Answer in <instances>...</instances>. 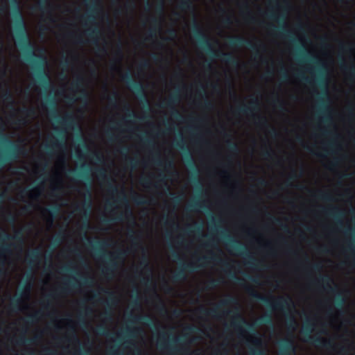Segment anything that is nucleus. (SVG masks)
<instances>
[{
    "label": "nucleus",
    "instance_id": "obj_33",
    "mask_svg": "<svg viewBox=\"0 0 355 355\" xmlns=\"http://www.w3.org/2000/svg\"><path fill=\"white\" fill-rule=\"evenodd\" d=\"M85 196H87V200H86L83 204L82 207H78V210L81 211L82 209L85 210H90L92 208V193L89 188H87L85 192Z\"/></svg>",
    "mask_w": 355,
    "mask_h": 355
},
{
    "label": "nucleus",
    "instance_id": "obj_17",
    "mask_svg": "<svg viewBox=\"0 0 355 355\" xmlns=\"http://www.w3.org/2000/svg\"><path fill=\"white\" fill-rule=\"evenodd\" d=\"M229 44L232 47H241L245 46L252 51L258 53L259 47H264L262 44L257 45L253 43L252 41L245 39L241 36H234L230 39Z\"/></svg>",
    "mask_w": 355,
    "mask_h": 355
},
{
    "label": "nucleus",
    "instance_id": "obj_14",
    "mask_svg": "<svg viewBox=\"0 0 355 355\" xmlns=\"http://www.w3.org/2000/svg\"><path fill=\"white\" fill-rule=\"evenodd\" d=\"M236 303V299L233 296L229 295L225 299L221 300L215 307L211 309H207L205 307H200L199 309V312L203 315L218 318V310L221 307L227 306L230 304H235Z\"/></svg>",
    "mask_w": 355,
    "mask_h": 355
},
{
    "label": "nucleus",
    "instance_id": "obj_61",
    "mask_svg": "<svg viewBox=\"0 0 355 355\" xmlns=\"http://www.w3.org/2000/svg\"><path fill=\"white\" fill-rule=\"evenodd\" d=\"M340 49L343 51H352L353 49L352 48L351 45H347L343 42L340 44Z\"/></svg>",
    "mask_w": 355,
    "mask_h": 355
},
{
    "label": "nucleus",
    "instance_id": "obj_25",
    "mask_svg": "<svg viewBox=\"0 0 355 355\" xmlns=\"http://www.w3.org/2000/svg\"><path fill=\"white\" fill-rule=\"evenodd\" d=\"M322 211L329 216H333L338 222V223L340 225H343L342 219L343 218L345 214L343 211H341L337 207H331L328 209H322Z\"/></svg>",
    "mask_w": 355,
    "mask_h": 355
},
{
    "label": "nucleus",
    "instance_id": "obj_36",
    "mask_svg": "<svg viewBox=\"0 0 355 355\" xmlns=\"http://www.w3.org/2000/svg\"><path fill=\"white\" fill-rule=\"evenodd\" d=\"M13 239L15 241H17L21 243H23V233L21 230H19L16 232L15 235L13 236H10L8 234H5L3 235V240H10Z\"/></svg>",
    "mask_w": 355,
    "mask_h": 355
},
{
    "label": "nucleus",
    "instance_id": "obj_55",
    "mask_svg": "<svg viewBox=\"0 0 355 355\" xmlns=\"http://www.w3.org/2000/svg\"><path fill=\"white\" fill-rule=\"evenodd\" d=\"M83 83V78L82 76H78L77 78L72 83V87L74 88H79L82 86Z\"/></svg>",
    "mask_w": 355,
    "mask_h": 355
},
{
    "label": "nucleus",
    "instance_id": "obj_9",
    "mask_svg": "<svg viewBox=\"0 0 355 355\" xmlns=\"http://www.w3.org/2000/svg\"><path fill=\"white\" fill-rule=\"evenodd\" d=\"M314 324L308 321L302 329V334L306 337V342L311 343L317 347L326 349H333L335 347L334 342L330 339H325L320 336L313 337L311 333L313 329Z\"/></svg>",
    "mask_w": 355,
    "mask_h": 355
},
{
    "label": "nucleus",
    "instance_id": "obj_62",
    "mask_svg": "<svg viewBox=\"0 0 355 355\" xmlns=\"http://www.w3.org/2000/svg\"><path fill=\"white\" fill-rule=\"evenodd\" d=\"M250 354L251 355H267L266 352L263 349H251Z\"/></svg>",
    "mask_w": 355,
    "mask_h": 355
},
{
    "label": "nucleus",
    "instance_id": "obj_8",
    "mask_svg": "<svg viewBox=\"0 0 355 355\" xmlns=\"http://www.w3.org/2000/svg\"><path fill=\"white\" fill-rule=\"evenodd\" d=\"M174 146L184 153V158L186 164L194 171V174L191 177V181L195 184H197L201 191V184L198 179V171L197 170L192 155L188 148L185 146L182 136L179 139L174 142Z\"/></svg>",
    "mask_w": 355,
    "mask_h": 355
},
{
    "label": "nucleus",
    "instance_id": "obj_7",
    "mask_svg": "<svg viewBox=\"0 0 355 355\" xmlns=\"http://www.w3.org/2000/svg\"><path fill=\"white\" fill-rule=\"evenodd\" d=\"M86 6L88 8L89 12L86 16L83 17V19L85 20V26H87L88 24L91 25H96V15L98 12L99 9L98 8L97 3L95 1H92L91 2H86ZM86 33L88 37L92 40V41L94 44H97L98 42L99 36L101 35V30L95 26L93 27H89L86 30Z\"/></svg>",
    "mask_w": 355,
    "mask_h": 355
},
{
    "label": "nucleus",
    "instance_id": "obj_15",
    "mask_svg": "<svg viewBox=\"0 0 355 355\" xmlns=\"http://www.w3.org/2000/svg\"><path fill=\"white\" fill-rule=\"evenodd\" d=\"M321 281L324 284V288L331 293H336V304L339 307H343L346 302L345 297L340 293H337V290L335 287L331 286V283L333 282V279L329 275L321 276L318 279V282Z\"/></svg>",
    "mask_w": 355,
    "mask_h": 355
},
{
    "label": "nucleus",
    "instance_id": "obj_42",
    "mask_svg": "<svg viewBox=\"0 0 355 355\" xmlns=\"http://www.w3.org/2000/svg\"><path fill=\"white\" fill-rule=\"evenodd\" d=\"M317 197L319 199H321L324 201L331 202V201L334 200V199L332 198L331 195L328 192H324V191H320L318 193Z\"/></svg>",
    "mask_w": 355,
    "mask_h": 355
},
{
    "label": "nucleus",
    "instance_id": "obj_16",
    "mask_svg": "<svg viewBox=\"0 0 355 355\" xmlns=\"http://www.w3.org/2000/svg\"><path fill=\"white\" fill-rule=\"evenodd\" d=\"M180 101V95L179 93V89L173 93L167 99L166 101H164L162 103V107H168L172 110V115L174 118L177 119H182V116L180 114L178 110L175 109V106Z\"/></svg>",
    "mask_w": 355,
    "mask_h": 355
},
{
    "label": "nucleus",
    "instance_id": "obj_3",
    "mask_svg": "<svg viewBox=\"0 0 355 355\" xmlns=\"http://www.w3.org/2000/svg\"><path fill=\"white\" fill-rule=\"evenodd\" d=\"M297 56L299 58H306L308 60L315 64V82L322 89V94L323 96H318L319 109L318 113L322 114L321 118L322 121L327 123L332 122L331 110L329 106V98L327 93V80L326 78V73L327 71V66L321 61H320L315 56H309L305 53L304 49H298Z\"/></svg>",
    "mask_w": 355,
    "mask_h": 355
},
{
    "label": "nucleus",
    "instance_id": "obj_32",
    "mask_svg": "<svg viewBox=\"0 0 355 355\" xmlns=\"http://www.w3.org/2000/svg\"><path fill=\"white\" fill-rule=\"evenodd\" d=\"M198 95L201 97V98H204V101H203V103L202 104V107L207 109V110H210L213 107V104L207 98V96H206V94H205V88L202 86V89L199 90L198 92Z\"/></svg>",
    "mask_w": 355,
    "mask_h": 355
},
{
    "label": "nucleus",
    "instance_id": "obj_29",
    "mask_svg": "<svg viewBox=\"0 0 355 355\" xmlns=\"http://www.w3.org/2000/svg\"><path fill=\"white\" fill-rule=\"evenodd\" d=\"M130 317L132 318L131 322H143L148 324H155L153 319L149 315H139V316H133L132 313L130 314Z\"/></svg>",
    "mask_w": 355,
    "mask_h": 355
},
{
    "label": "nucleus",
    "instance_id": "obj_45",
    "mask_svg": "<svg viewBox=\"0 0 355 355\" xmlns=\"http://www.w3.org/2000/svg\"><path fill=\"white\" fill-rule=\"evenodd\" d=\"M11 244L9 243H2L0 245V256H3L6 254L10 253Z\"/></svg>",
    "mask_w": 355,
    "mask_h": 355
},
{
    "label": "nucleus",
    "instance_id": "obj_41",
    "mask_svg": "<svg viewBox=\"0 0 355 355\" xmlns=\"http://www.w3.org/2000/svg\"><path fill=\"white\" fill-rule=\"evenodd\" d=\"M41 315V311H37L34 313L30 314L27 316L26 322L28 324H33L35 322H37Z\"/></svg>",
    "mask_w": 355,
    "mask_h": 355
},
{
    "label": "nucleus",
    "instance_id": "obj_57",
    "mask_svg": "<svg viewBox=\"0 0 355 355\" xmlns=\"http://www.w3.org/2000/svg\"><path fill=\"white\" fill-rule=\"evenodd\" d=\"M131 305L137 309L141 308V303L139 302L138 294H137L135 298L131 302Z\"/></svg>",
    "mask_w": 355,
    "mask_h": 355
},
{
    "label": "nucleus",
    "instance_id": "obj_11",
    "mask_svg": "<svg viewBox=\"0 0 355 355\" xmlns=\"http://www.w3.org/2000/svg\"><path fill=\"white\" fill-rule=\"evenodd\" d=\"M268 17L269 19H270L272 20L277 21L279 24L278 27L272 26V30L274 32L277 33L278 35H279L284 38H287L293 42H296V40L294 37L293 33L291 31H290L289 30L286 29V16L285 14H280V15H277L275 12H270L268 14Z\"/></svg>",
    "mask_w": 355,
    "mask_h": 355
},
{
    "label": "nucleus",
    "instance_id": "obj_20",
    "mask_svg": "<svg viewBox=\"0 0 355 355\" xmlns=\"http://www.w3.org/2000/svg\"><path fill=\"white\" fill-rule=\"evenodd\" d=\"M234 320L232 322V327L236 329H241V324H244L247 329L250 331H252L254 333V334L257 335L256 332V327L253 324H250L245 320L240 313H239L238 310L236 311H234Z\"/></svg>",
    "mask_w": 355,
    "mask_h": 355
},
{
    "label": "nucleus",
    "instance_id": "obj_54",
    "mask_svg": "<svg viewBox=\"0 0 355 355\" xmlns=\"http://www.w3.org/2000/svg\"><path fill=\"white\" fill-rule=\"evenodd\" d=\"M139 183L145 188H150V187L152 185L151 181L148 178H141L139 180Z\"/></svg>",
    "mask_w": 355,
    "mask_h": 355
},
{
    "label": "nucleus",
    "instance_id": "obj_5",
    "mask_svg": "<svg viewBox=\"0 0 355 355\" xmlns=\"http://www.w3.org/2000/svg\"><path fill=\"white\" fill-rule=\"evenodd\" d=\"M246 291L253 299L262 302L268 309L272 310L284 311L285 309H288L291 303V300L289 297L279 296L277 297H272L271 298H269L261 295L251 287H247Z\"/></svg>",
    "mask_w": 355,
    "mask_h": 355
},
{
    "label": "nucleus",
    "instance_id": "obj_28",
    "mask_svg": "<svg viewBox=\"0 0 355 355\" xmlns=\"http://www.w3.org/2000/svg\"><path fill=\"white\" fill-rule=\"evenodd\" d=\"M41 252L39 249L36 248L31 250L26 255V261L29 264H33L36 263L41 257Z\"/></svg>",
    "mask_w": 355,
    "mask_h": 355
},
{
    "label": "nucleus",
    "instance_id": "obj_56",
    "mask_svg": "<svg viewBox=\"0 0 355 355\" xmlns=\"http://www.w3.org/2000/svg\"><path fill=\"white\" fill-rule=\"evenodd\" d=\"M117 97L118 93L116 92H114L112 96L108 97L109 103L113 105H116Z\"/></svg>",
    "mask_w": 355,
    "mask_h": 355
},
{
    "label": "nucleus",
    "instance_id": "obj_1",
    "mask_svg": "<svg viewBox=\"0 0 355 355\" xmlns=\"http://www.w3.org/2000/svg\"><path fill=\"white\" fill-rule=\"evenodd\" d=\"M15 19V31L17 43L23 53L24 60L31 64L37 82L44 89L46 90L51 87L50 77L45 67L47 65V58L44 55V50L40 49V55H36L34 51V45L30 41L26 31L25 21L19 6L17 0H12Z\"/></svg>",
    "mask_w": 355,
    "mask_h": 355
},
{
    "label": "nucleus",
    "instance_id": "obj_38",
    "mask_svg": "<svg viewBox=\"0 0 355 355\" xmlns=\"http://www.w3.org/2000/svg\"><path fill=\"white\" fill-rule=\"evenodd\" d=\"M258 325H261L264 324H271L272 323V317L270 314H264L262 316H261L258 320H257Z\"/></svg>",
    "mask_w": 355,
    "mask_h": 355
},
{
    "label": "nucleus",
    "instance_id": "obj_47",
    "mask_svg": "<svg viewBox=\"0 0 355 355\" xmlns=\"http://www.w3.org/2000/svg\"><path fill=\"white\" fill-rule=\"evenodd\" d=\"M21 303V298L19 296H15L11 299L10 307L13 310L19 309Z\"/></svg>",
    "mask_w": 355,
    "mask_h": 355
},
{
    "label": "nucleus",
    "instance_id": "obj_51",
    "mask_svg": "<svg viewBox=\"0 0 355 355\" xmlns=\"http://www.w3.org/2000/svg\"><path fill=\"white\" fill-rule=\"evenodd\" d=\"M157 14L162 16L164 14V0H160L159 2L157 4L155 8Z\"/></svg>",
    "mask_w": 355,
    "mask_h": 355
},
{
    "label": "nucleus",
    "instance_id": "obj_63",
    "mask_svg": "<svg viewBox=\"0 0 355 355\" xmlns=\"http://www.w3.org/2000/svg\"><path fill=\"white\" fill-rule=\"evenodd\" d=\"M296 176L293 174L289 175L287 180L285 182V184L287 187H292L291 182L295 179Z\"/></svg>",
    "mask_w": 355,
    "mask_h": 355
},
{
    "label": "nucleus",
    "instance_id": "obj_52",
    "mask_svg": "<svg viewBox=\"0 0 355 355\" xmlns=\"http://www.w3.org/2000/svg\"><path fill=\"white\" fill-rule=\"evenodd\" d=\"M286 323L288 329H291V330L295 329L296 321L294 317L290 315L287 319Z\"/></svg>",
    "mask_w": 355,
    "mask_h": 355
},
{
    "label": "nucleus",
    "instance_id": "obj_35",
    "mask_svg": "<svg viewBox=\"0 0 355 355\" xmlns=\"http://www.w3.org/2000/svg\"><path fill=\"white\" fill-rule=\"evenodd\" d=\"M224 137H227L228 139L227 140V147H228V149L230 151L232 152V153H236L239 150L238 148V146L237 144L232 141L230 138L231 137V135L227 133L225 130L224 131Z\"/></svg>",
    "mask_w": 355,
    "mask_h": 355
},
{
    "label": "nucleus",
    "instance_id": "obj_49",
    "mask_svg": "<svg viewBox=\"0 0 355 355\" xmlns=\"http://www.w3.org/2000/svg\"><path fill=\"white\" fill-rule=\"evenodd\" d=\"M274 104L275 105H277L278 108L281 110V111H285L286 110V107H285V103L284 102L281 100L279 97H276L274 101Z\"/></svg>",
    "mask_w": 355,
    "mask_h": 355
},
{
    "label": "nucleus",
    "instance_id": "obj_43",
    "mask_svg": "<svg viewBox=\"0 0 355 355\" xmlns=\"http://www.w3.org/2000/svg\"><path fill=\"white\" fill-rule=\"evenodd\" d=\"M37 338V336H35L34 338H26L24 336H21L17 340V344L19 345H23L25 344H32L35 343Z\"/></svg>",
    "mask_w": 355,
    "mask_h": 355
},
{
    "label": "nucleus",
    "instance_id": "obj_10",
    "mask_svg": "<svg viewBox=\"0 0 355 355\" xmlns=\"http://www.w3.org/2000/svg\"><path fill=\"white\" fill-rule=\"evenodd\" d=\"M168 334L165 332H162L157 340V347L162 350H167L171 355H178L182 352L185 351L182 347H178L176 345L181 343L182 338L173 337L170 341L167 342Z\"/></svg>",
    "mask_w": 355,
    "mask_h": 355
},
{
    "label": "nucleus",
    "instance_id": "obj_44",
    "mask_svg": "<svg viewBox=\"0 0 355 355\" xmlns=\"http://www.w3.org/2000/svg\"><path fill=\"white\" fill-rule=\"evenodd\" d=\"M141 331L139 328L130 329L126 328L124 334L127 337H135L138 333Z\"/></svg>",
    "mask_w": 355,
    "mask_h": 355
},
{
    "label": "nucleus",
    "instance_id": "obj_22",
    "mask_svg": "<svg viewBox=\"0 0 355 355\" xmlns=\"http://www.w3.org/2000/svg\"><path fill=\"white\" fill-rule=\"evenodd\" d=\"M236 110L243 114L253 115L255 111L259 110V101L257 98H252L250 101L249 105H243L239 106Z\"/></svg>",
    "mask_w": 355,
    "mask_h": 355
},
{
    "label": "nucleus",
    "instance_id": "obj_59",
    "mask_svg": "<svg viewBox=\"0 0 355 355\" xmlns=\"http://www.w3.org/2000/svg\"><path fill=\"white\" fill-rule=\"evenodd\" d=\"M140 139L144 144H147L148 146L153 145L152 141L150 139H148L146 135H141L140 137Z\"/></svg>",
    "mask_w": 355,
    "mask_h": 355
},
{
    "label": "nucleus",
    "instance_id": "obj_53",
    "mask_svg": "<svg viewBox=\"0 0 355 355\" xmlns=\"http://www.w3.org/2000/svg\"><path fill=\"white\" fill-rule=\"evenodd\" d=\"M96 334L101 336H108L107 328L104 325H98L96 328Z\"/></svg>",
    "mask_w": 355,
    "mask_h": 355
},
{
    "label": "nucleus",
    "instance_id": "obj_21",
    "mask_svg": "<svg viewBox=\"0 0 355 355\" xmlns=\"http://www.w3.org/2000/svg\"><path fill=\"white\" fill-rule=\"evenodd\" d=\"M279 345L280 355H291L295 352V346L292 339H283L279 343Z\"/></svg>",
    "mask_w": 355,
    "mask_h": 355
},
{
    "label": "nucleus",
    "instance_id": "obj_2",
    "mask_svg": "<svg viewBox=\"0 0 355 355\" xmlns=\"http://www.w3.org/2000/svg\"><path fill=\"white\" fill-rule=\"evenodd\" d=\"M178 8L182 11H189L192 13V32L200 48L205 50L209 55L220 58L223 62L227 64L232 65L238 64L237 59L232 53L216 51L214 50L211 43L202 31L196 19V8L193 3V0H180Z\"/></svg>",
    "mask_w": 355,
    "mask_h": 355
},
{
    "label": "nucleus",
    "instance_id": "obj_64",
    "mask_svg": "<svg viewBox=\"0 0 355 355\" xmlns=\"http://www.w3.org/2000/svg\"><path fill=\"white\" fill-rule=\"evenodd\" d=\"M262 155L264 158L268 159L272 157V152L271 149H266L263 151Z\"/></svg>",
    "mask_w": 355,
    "mask_h": 355
},
{
    "label": "nucleus",
    "instance_id": "obj_37",
    "mask_svg": "<svg viewBox=\"0 0 355 355\" xmlns=\"http://www.w3.org/2000/svg\"><path fill=\"white\" fill-rule=\"evenodd\" d=\"M133 202L138 205H144L148 204V201H147L143 196L139 195L136 193H134L132 196Z\"/></svg>",
    "mask_w": 355,
    "mask_h": 355
},
{
    "label": "nucleus",
    "instance_id": "obj_50",
    "mask_svg": "<svg viewBox=\"0 0 355 355\" xmlns=\"http://www.w3.org/2000/svg\"><path fill=\"white\" fill-rule=\"evenodd\" d=\"M220 284V280L212 279H210L207 284V288L208 289H212L217 287Z\"/></svg>",
    "mask_w": 355,
    "mask_h": 355
},
{
    "label": "nucleus",
    "instance_id": "obj_39",
    "mask_svg": "<svg viewBox=\"0 0 355 355\" xmlns=\"http://www.w3.org/2000/svg\"><path fill=\"white\" fill-rule=\"evenodd\" d=\"M44 211H45L46 212H48V213L51 215V219L49 220V221H50L51 224H52V223H53V218H55V217L58 214V213H59L60 208H59V207H58V206H53V207H51V208H50V209H44Z\"/></svg>",
    "mask_w": 355,
    "mask_h": 355
},
{
    "label": "nucleus",
    "instance_id": "obj_18",
    "mask_svg": "<svg viewBox=\"0 0 355 355\" xmlns=\"http://www.w3.org/2000/svg\"><path fill=\"white\" fill-rule=\"evenodd\" d=\"M93 284V279L92 277H83L81 278V282H78L76 277H71V279L68 282L64 283V286H62L60 291L63 293H65L71 288H77L80 287L81 285L84 286H92Z\"/></svg>",
    "mask_w": 355,
    "mask_h": 355
},
{
    "label": "nucleus",
    "instance_id": "obj_58",
    "mask_svg": "<svg viewBox=\"0 0 355 355\" xmlns=\"http://www.w3.org/2000/svg\"><path fill=\"white\" fill-rule=\"evenodd\" d=\"M115 53L117 56H119V60H121L123 58L122 44L121 42H119L117 45V49Z\"/></svg>",
    "mask_w": 355,
    "mask_h": 355
},
{
    "label": "nucleus",
    "instance_id": "obj_48",
    "mask_svg": "<svg viewBox=\"0 0 355 355\" xmlns=\"http://www.w3.org/2000/svg\"><path fill=\"white\" fill-rule=\"evenodd\" d=\"M20 112L26 116H33L35 114V110L33 107H23Z\"/></svg>",
    "mask_w": 355,
    "mask_h": 355
},
{
    "label": "nucleus",
    "instance_id": "obj_34",
    "mask_svg": "<svg viewBox=\"0 0 355 355\" xmlns=\"http://www.w3.org/2000/svg\"><path fill=\"white\" fill-rule=\"evenodd\" d=\"M199 208L206 210L207 209V207L205 205L204 202L200 201L198 198L194 200L188 206V209L191 211H196Z\"/></svg>",
    "mask_w": 355,
    "mask_h": 355
},
{
    "label": "nucleus",
    "instance_id": "obj_23",
    "mask_svg": "<svg viewBox=\"0 0 355 355\" xmlns=\"http://www.w3.org/2000/svg\"><path fill=\"white\" fill-rule=\"evenodd\" d=\"M345 235L349 236L350 239L347 243L346 250L352 254H355V225L354 227H347L345 230Z\"/></svg>",
    "mask_w": 355,
    "mask_h": 355
},
{
    "label": "nucleus",
    "instance_id": "obj_24",
    "mask_svg": "<svg viewBox=\"0 0 355 355\" xmlns=\"http://www.w3.org/2000/svg\"><path fill=\"white\" fill-rule=\"evenodd\" d=\"M96 175L99 180H107L108 189L113 193H117V187L112 184V180L107 175L105 168H98L96 170Z\"/></svg>",
    "mask_w": 355,
    "mask_h": 355
},
{
    "label": "nucleus",
    "instance_id": "obj_13",
    "mask_svg": "<svg viewBox=\"0 0 355 355\" xmlns=\"http://www.w3.org/2000/svg\"><path fill=\"white\" fill-rule=\"evenodd\" d=\"M122 80L126 83L129 87L140 97L141 101L149 109V102L146 95L145 88L141 82L135 81L132 79V75L127 72L122 76Z\"/></svg>",
    "mask_w": 355,
    "mask_h": 355
},
{
    "label": "nucleus",
    "instance_id": "obj_27",
    "mask_svg": "<svg viewBox=\"0 0 355 355\" xmlns=\"http://www.w3.org/2000/svg\"><path fill=\"white\" fill-rule=\"evenodd\" d=\"M154 162L159 166H164L166 170L173 169L175 163L172 159L162 160L159 155L154 158Z\"/></svg>",
    "mask_w": 355,
    "mask_h": 355
},
{
    "label": "nucleus",
    "instance_id": "obj_60",
    "mask_svg": "<svg viewBox=\"0 0 355 355\" xmlns=\"http://www.w3.org/2000/svg\"><path fill=\"white\" fill-rule=\"evenodd\" d=\"M123 8L126 10H132L133 9H135V3L134 1H130V2H127Z\"/></svg>",
    "mask_w": 355,
    "mask_h": 355
},
{
    "label": "nucleus",
    "instance_id": "obj_31",
    "mask_svg": "<svg viewBox=\"0 0 355 355\" xmlns=\"http://www.w3.org/2000/svg\"><path fill=\"white\" fill-rule=\"evenodd\" d=\"M340 67L342 71H343L344 72L349 75L350 79H355V64L348 66L345 62H342Z\"/></svg>",
    "mask_w": 355,
    "mask_h": 355
},
{
    "label": "nucleus",
    "instance_id": "obj_30",
    "mask_svg": "<svg viewBox=\"0 0 355 355\" xmlns=\"http://www.w3.org/2000/svg\"><path fill=\"white\" fill-rule=\"evenodd\" d=\"M38 8L40 9V10H41L42 12L46 10H49V14H50V16L49 17V21H51L52 22L55 21L54 18L52 16V13H51V6L49 4L48 0H41L38 3Z\"/></svg>",
    "mask_w": 355,
    "mask_h": 355
},
{
    "label": "nucleus",
    "instance_id": "obj_40",
    "mask_svg": "<svg viewBox=\"0 0 355 355\" xmlns=\"http://www.w3.org/2000/svg\"><path fill=\"white\" fill-rule=\"evenodd\" d=\"M121 200L126 206V209H125V215H126V216L131 217L132 219L133 224L135 225V218L133 217V214H132V209H130V206L128 205L127 198H126V197L125 196L124 194L123 196V198L121 199Z\"/></svg>",
    "mask_w": 355,
    "mask_h": 355
},
{
    "label": "nucleus",
    "instance_id": "obj_4",
    "mask_svg": "<svg viewBox=\"0 0 355 355\" xmlns=\"http://www.w3.org/2000/svg\"><path fill=\"white\" fill-rule=\"evenodd\" d=\"M86 239L96 255L106 259V266L102 269V273L108 278L112 277L119 266V262L124 261L127 256V251L119 250L115 252H105L104 248L107 246L105 241H96L93 242L87 237H86Z\"/></svg>",
    "mask_w": 355,
    "mask_h": 355
},
{
    "label": "nucleus",
    "instance_id": "obj_6",
    "mask_svg": "<svg viewBox=\"0 0 355 355\" xmlns=\"http://www.w3.org/2000/svg\"><path fill=\"white\" fill-rule=\"evenodd\" d=\"M218 232L230 249L236 252L239 255L243 257L247 261L246 263L252 268H258L259 262L250 254L244 245L241 243L239 241L234 239L225 231L220 230Z\"/></svg>",
    "mask_w": 355,
    "mask_h": 355
},
{
    "label": "nucleus",
    "instance_id": "obj_12",
    "mask_svg": "<svg viewBox=\"0 0 355 355\" xmlns=\"http://www.w3.org/2000/svg\"><path fill=\"white\" fill-rule=\"evenodd\" d=\"M46 104L51 107L50 114L53 117L55 122L68 129L73 128L75 124L73 115L71 113H67L62 118H60L57 114L56 102L53 96L46 98Z\"/></svg>",
    "mask_w": 355,
    "mask_h": 355
},
{
    "label": "nucleus",
    "instance_id": "obj_19",
    "mask_svg": "<svg viewBox=\"0 0 355 355\" xmlns=\"http://www.w3.org/2000/svg\"><path fill=\"white\" fill-rule=\"evenodd\" d=\"M196 265L193 263H182L179 269L173 275V282H180L186 279L187 272H193L196 269Z\"/></svg>",
    "mask_w": 355,
    "mask_h": 355
},
{
    "label": "nucleus",
    "instance_id": "obj_26",
    "mask_svg": "<svg viewBox=\"0 0 355 355\" xmlns=\"http://www.w3.org/2000/svg\"><path fill=\"white\" fill-rule=\"evenodd\" d=\"M80 171L76 172L74 170H69V174H73L77 178L91 183V178L89 174V166L87 164H82L80 167Z\"/></svg>",
    "mask_w": 355,
    "mask_h": 355
},
{
    "label": "nucleus",
    "instance_id": "obj_46",
    "mask_svg": "<svg viewBox=\"0 0 355 355\" xmlns=\"http://www.w3.org/2000/svg\"><path fill=\"white\" fill-rule=\"evenodd\" d=\"M128 236L129 239L132 241V242L135 244L140 240V236L136 234V232L132 230H130L128 233Z\"/></svg>",
    "mask_w": 355,
    "mask_h": 355
}]
</instances>
